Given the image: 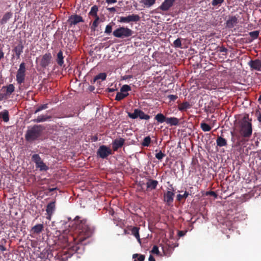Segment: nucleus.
<instances>
[{"instance_id": "1", "label": "nucleus", "mask_w": 261, "mask_h": 261, "mask_svg": "<svg viewBox=\"0 0 261 261\" xmlns=\"http://www.w3.org/2000/svg\"><path fill=\"white\" fill-rule=\"evenodd\" d=\"M74 236L73 237L74 245L71 246L68 251L69 257L77 252L80 244H85L84 242L93 235L95 228L90 224L87 220L76 216L73 222Z\"/></svg>"}, {"instance_id": "2", "label": "nucleus", "mask_w": 261, "mask_h": 261, "mask_svg": "<svg viewBox=\"0 0 261 261\" xmlns=\"http://www.w3.org/2000/svg\"><path fill=\"white\" fill-rule=\"evenodd\" d=\"M251 119L249 120L248 116H245L239 122V133L243 138H246V141L251 137L252 134Z\"/></svg>"}, {"instance_id": "3", "label": "nucleus", "mask_w": 261, "mask_h": 261, "mask_svg": "<svg viewBox=\"0 0 261 261\" xmlns=\"http://www.w3.org/2000/svg\"><path fill=\"white\" fill-rule=\"evenodd\" d=\"M44 128L41 125H34L27 130L25 134V140L29 142L37 140L41 136Z\"/></svg>"}, {"instance_id": "4", "label": "nucleus", "mask_w": 261, "mask_h": 261, "mask_svg": "<svg viewBox=\"0 0 261 261\" xmlns=\"http://www.w3.org/2000/svg\"><path fill=\"white\" fill-rule=\"evenodd\" d=\"M133 33L131 29L127 27H120L113 31V35L116 38L123 39L131 37Z\"/></svg>"}, {"instance_id": "5", "label": "nucleus", "mask_w": 261, "mask_h": 261, "mask_svg": "<svg viewBox=\"0 0 261 261\" xmlns=\"http://www.w3.org/2000/svg\"><path fill=\"white\" fill-rule=\"evenodd\" d=\"M128 116L132 119H137L139 118L140 119L148 120L150 119V116L146 114L143 111L139 109H135L134 113H127Z\"/></svg>"}, {"instance_id": "6", "label": "nucleus", "mask_w": 261, "mask_h": 261, "mask_svg": "<svg viewBox=\"0 0 261 261\" xmlns=\"http://www.w3.org/2000/svg\"><path fill=\"white\" fill-rule=\"evenodd\" d=\"M25 64L22 62L20 65L16 74V81L19 85L23 83L25 80Z\"/></svg>"}, {"instance_id": "7", "label": "nucleus", "mask_w": 261, "mask_h": 261, "mask_svg": "<svg viewBox=\"0 0 261 261\" xmlns=\"http://www.w3.org/2000/svg\"><path fill=\"white\" fill-rule=\"evenodd\" d=\"M32 160L36 164V167L39 168L40 171H46L48 167L43 163L38 154H34L32 155Z\"/></svg>"}, {"instance_id": "8", "label": "nucleus", "mask_w": 261, "mask_h": 261, "mask_svg": "<svg viewBox=\"0 0 261 261\" xmlns=\"http://www.w3.org/2000/svg\"><path fill=\"white\" fill-rule=\"evenodd\" d=\"M51 59L52 56L50 53L45 54L40 58V66L43 68H46L50 64Z\"/></svg>"}, {"instance_id": "9", "label": "nucleus", "mask_w": 261, "mask_h": 261, "mask_svg": "<svg viewBox=\"0 0 261 261\" xmlns=\"http://www.w3.org/2000/svg\"><path fill=\"white\" fill-rule=\"evenodd\" d=\"M97 154L100 158L105 159L112 154V150L109 147L101 145L97 150Z\"/></svg>"}, {"instance_id": "10", "label": "nucleus", "mask_w": 261, "mask_h": 261, "mask_svg": "<svg viewBox=\"0 0 261 261\" xmlns=\"http://www.w3.org/2000/svg\"><path fill=\"white\" fill-rule=\"evenodd\" d=\"M140 19V16L137 14L129 15L127 17H120L119 22L121 23H129L130 22H137Z\"/></svg>"}, {"instance_id": "11", "label": "nucleus", "mask_w": 261, "mask_h": 261, "mask_svg": "<svg viewBox=\"0 0 261 261\" xmlns=\"http://www.w3.org/2000/svg\"><path fill=\"white\" fill-rule=\"evenodd\" d=\"M84 21L83 17L77 14L71 15L67 20V22L70 27L75 25L79 22H83Z\"/></svg>"}, {"instance_id": "12", "label": "nucleus", "mask_w": 261, "mask_h": 261, "mask_svg": "<svg viewBox=\"0 0 261 261\" xmlns=\"http://www.w3.org/2000/svg\"><path fill=\"white\" fill-rule=\"evenodd\" d=\"M56 202L55 201H51L48 203L46 208V212L47 215V218L49 220L50 219L52 215L56 209Z\"/></svg>"}, {"instance_id": "13", "label": "nucleus", "mask_w": 261, "mask_h": 261, "mask_svg": "<svg viewBox=\"0 0 261 261\" xmlns=\"http://www.w3.org/2000/svg\"><path fill=\"white\" fill-rule=\"evenodd\" d=\"M248 65L253 70L261 71V60L255 59L250 60L248 62Z\"/></svg>"}, {"instance_id": "14", "label": "nucleus", "mask_w": 261, "mask_h": 261, "mask_svg": "<svg viewBox=\"0 0 261 261\" xmlns=\"http://www.w3.org/2000/svg\"><path fill=\"white\" fill-rule=\"evenodd\" d=\"M125 139L122 138L115 139L112 142V148L114 151H117L122 147L125 143Z\"/></svg>"}, {"instance_id": "15", "label": "nucleus", "mask_w": 261, "mask_h": 261, "mask_svg": "<svg viewBox=\"0 0 261 261\" xmlns=\"http://www.w3.org/2000/svg\"><path fill=\"white\" fill-rule=\"evenodd\" d=\"M175 1L165 0L159 8L164 11H168L173 5Z\"/></svg>"}, {"instance_id": "16", "label": "nucleus", "mask_w": 261, "mask_h": 261, "mask_svg": "<svg viewBox=\"0 0 261 261\" xmlns=\"http://www.w3.org/2000/svg\"><path fill=\"white\" fill-rule=\"evenodd\" d=\"M231 135L232 136L231 139L232 142H234V137H236L237 139V142H236L237 146H240L241 144V143L243 142H245L246 141L245 139H246V138H242L240 134L238 135L236 134L234 132H231Z\"/></svg>"}, {"instance_id": "17", "label": "nucleus", "mask_w": 261, "mask_h": 261, "mask_svg": "<svg viewBox=\"0 0 261 261\" xmlns=\"http://www.w3.org/2000/svg\"><path fill=\"white\" fill-rule=\"evenodd\" d=\"M158 185V181L156 180L148 179L146 182L147 190L151 191L156 188Z\"/></svg>"}, {"instance_id": "18", "label": "nucleus", "mask_w": 261, "mask_h": 261, "mask_svg": "<svg viewBox=\"0 0 261 261\" xmlns=\"http://www.w3.org/2000/svg\"><path fill=\"white\" fill-rule=\"evenodd\" d=\"M174 193L170 191H168L164 195V201L168 204H170L173 201Z\"/></svg>"}, {"instance_id": "19", "label": "nucleus", "mask_w": 261, "mask_h": 261, "mask_svg": "<svg viewBox=\"0 0 261 261\" xmlns=\"http://www.w3.org/2000/svg\"><path fill=\"white\" fill-rule=\"evenodd\" d=\"M238 23V18L235 16H232L229 17L226 21V26L228 28L231 29Z\"/></svg>"}, {"instance_id": "20", "label": "nucleus", "mask_w": 261, "mask_h": 261, "mask_svg": "<svg viewBox=\"0 0 261 261\" xmlns=\"http://www.w3.org/2000/svg\"><path fill=\"white\" fill-rule=\"evenodd\" d=\"M51 118V116H48L47 114L41 115L38 116L37 117V118L33 119V121L34 122H37V123L42 122H44V121L49 120Z\"/></svg>"}, {"instance_id": "21", "label": "nucleus", "mask_w": 261, "mask_h": 261, "mask_svg": "<svg viewBox=\"0 0 261 261\" xmlns=\"http://www.w3.org/2000/svg\"><path fill=\"white\" fill-rule=\"evenodd\" d=\"M2 89H6V93L5 95H10L15 90L14 86L10 84L7 86H4L3 87Z\"/></svg>"}, {"instance_id": "22", "label": "nucleus", "mask_w": 261, "mask_h": 261, "mask_svg": "<svg viewBox=\"0 0 261 261\" xmlns=\"http://www.w3.org/2000/svg\"><path fill=\"white\" fill-rule=\"evenodd\" d=\"M179 120L176 117H167L166 123L170 126H177L179 124Z\"/></svg>"}, {"instance_id": "23", "label": "nucleus", "mask_w": 261, "mask_h": 261, "mask_svg": "<svg viewBox=\"0 0 261 261\" xmlns=\"http://www.w3.org/2000/svg\"><path fill=\"white\" fill-rule=\"evenodd\" d=\"M64 58L63 51L60 50L57 55L56 62L58 65L60 66H62L64 64Z\"/></svg>"}, {"instance_id": "24", "label": "nucleus", "mask_w": 261, "mask_h": 261, "mask_svg": "<svg viewBox=\"0 0 261 261\" xmlns=\"http://www.w3.org/2000/svg\"><path fill=\"white\" fill-rule=\"evenodd\" d=\"M139 229L140 228L138 227H133L129 229L132 234L137 239L139 243H141V240L139 235Z\"/></svg>"}, {"instance_id": "25", "label": "nucleus", "mask_w": 261, "mask_h": 261, "mask_svg": "<svg viewBox=\"0 0 261 261\" xmlns=\"http://www.w3.org/2000/svg\"><path fill=\"white\" fill-rule=\"evenodd\" d=\"M43 229V225L42 224H39L33 226L31 230V232L35 234H39Z\"/></svg>"}, {"instance_id": "26", "label": "nucleus", "mask_w": 261, "mask_h": 261, "mask_svg": "<svg viewBox=\"0 0 261 261\" xmlns=\"http://www.w3.org/2000/svg\"><path fill=\"white\" fill-rule=\"evenodd\" d=\"M216 143L217 146L220 147L226 146L227 145V140L225 138L219 136H218L217 138Z\"/></svg>"}, {"instance_id": "27", "label": "nucleus", "mask_w": 261, "mask_h": 261, "mask_svg": "<svg viewBox=\"0 0 261 261\" xmlns=\"http://www.w3.org/2000/svg\"><path fill=\"white\" fill-rule=\"evenodd\" d=\"M191 105L188 101L183 102L178 105V109L180 111H186L187 110L191 108Z\"/></svg>"}, {"instance_id": "28", "label": "nucleus", "mask_w": 261, "mask_h": 261, "mask_svg": "<svg viewBox=\"0 0 261 261\" xmlns=\"http://www.w3.org/2000/svg\"><path fill=\"white\" fill-rule=\"evenodd\" d=\"M107 76V74L105 72L100 73L98 74H97V75H96L94 77L93 80L92 81H91V82L92 84H94L96 81H97L98 80H101V81H104L106 79Z\"/></svg>"}, {"instance_id": "29", "label": "nucleus", "mask_w": 261, "mask_h": 261, "mask_svg": "<svg viewBox=\"0 0 261 261\" xmlns=\"http://www.w3.org/2000/svg\"><path fill=\"white\" fill-rule=\"evenodd\" d=\"M154 119L156 120L158 123H162L166 122L167 117L162 113H159L155 116Z\"/></svg>"}, {"instance_id": "30", "label": "nucleus", "mask_w": 261, "mask_h": 261, "mask_svg": "<svg viewBox=\"0 0 261 261\" xmlns=\"http://www.w3.org/2000/svg\"><path fill=\"white\" fill-rule=\"evenodd\" d=\"M0 118H2L4 122H8L9 120V115L8 111L5 110L0 113Z\"/></svg>"}, {"instance_id": "31", "label": "nucleus", "mask_w": 261, "mask_h": 261, "mask_svg": "<svg viewBox=\"0 0 261 261\" xmlns=\"http://www.w3.org/2000/svg\"><path fill=\"white\" fill-rule=\"evenodd\" d=\"M98 10V8L97 6L94 5V6H92V8H91L90 11L89 13V15L94 17H99L97 15Z\"/></svg>"}, {"instance_id": "32", "label": "nucleus", "mask_w": 261, "mask_h": 261, "mask_svg": "<svg viewBox=\"0 0 261 261\" xmlns=\"http://www.w3.org/2000/svg\"><path fill=\"white\" fill-rule=\"evenodd\" d=\"M140 3L143 4L145 7L149 8L155 3V0H141Z\"/></svg>"}, {"instance_id": "33", "label": "nucleus", "mask_w": 261, "mask_h": 261, "mask_svg": "<svg viewBox=\"0 0 261 261\" xmlns=\"http://www.w3.org/2000/svg\"><path fill=\"white\" fill-rule=\"evenodd\" d=\"M145 255L140 254H134L133 255V258L134 259V261H144L145 259Z\"/></svg>"}, {"instance_id": "34", "label": "nucleus", "mask_w": 261, "mask_h": 261, "mask_svg": "<svg viewBox=\"0 0 261 261\" xmlns=\"http://www.w3.org/2000/svg\"><path fill=\"white\" fill-rule=\"evenodd\" d=\"M12 16V14L11 13H10V12H7L3 16V17L2 19V20H1V23L2 24L6 23L8 21V20L10 18H11Z\"/></svg>"}, {"instance_id": "35", "label": "nucleus", "mask_w": 261, "mask_h": 261, "mask_svg": "<svg viewBox=\"0 0 261 261\" xmlns=\"http://www.w3.org/2000/svg\"><path fill=\"white\" fill-rule=\"evenodd\" d=\"M23 47L22 42L20 41L19 43L14 47L13 51L15 53H22Z\"/></svg>"}, {"instance_id": "36", "label": "nucleus", "mask_w": 261, "mask_h": 261, "mask_svg": "<svg viewBox=\"0 0 261 261\" xmlns=\"http://www.w3.org/2000/svg\"><path fill=\"white\" fill-rule=\"evenodd\" d=\"M200 127L203 132L210 131L212 128L208 124L204 122H201L200 123Z\"/></svg>"}, {"instance_id": "37", "label": "nucleus", "mask_w": 261, "mask_h": 261, "mask_svg": "<svg viewBox=\"0 0 261 261\" xmlns=\"http://www.w3.org/2000/svg\"><path fill=\"white\" fill-rule=\"evenodd\" d=\"M151 142V139L149 136L146 137L144 138L141 145L143 146L148 147L149 146Z\"/></svg>"}, {"instance_id": "38", "label": "nucleus", "mask_w": 261, "mask_h": 261, "mask_svg": "<svg viewBox=\"0 0 261 261\" xmlns=\"http://www.w3.org/2000/svg\"><path fill=\"white\" fill-rule=\"evenodd\" d=\"M99 21V17H95V20L93 21L92 23V25L91 27V29L92 31H95L96 30V28L98 25Z\"/></svg>"}, {"instance_id": "39", "label": "nucleus", "mask_w": 261, "mask_h": 261, "mask_svg": "<svg viewBox=\"0 0 261 261\" xmlns=\"http://www.w3.org/2000/svg\"><path fill=\"white\" fill-rule=\"evenodd\" d=\"M48 108V103H45L43 105H41L39 106L35 110L34 113L36 114L37 113Z\"/></svg>"}, {"instance_id": "40", "label": "nucleus", "mask_w": 261, "mask_h": 261, "mask_svg": "<svg viewBox=\"0 0 261 261\" xmlns=\"http://www.w3.org/2000/svg\"><path fill=\"white\" fill-rule=\"evenodd\" d=\"M259 31H255L250 32L249 33V36L253 39H257L259 36Z\"/></svg>"}, {"instance_id": "41", "label": "nucleus", "mask_w": 261, "mask_h": 261, "mask_svg": "<svg viewBox=\"0 0 261 261\" xmlns=\"http://www.w3.org/2000/svg\"><path fill=\"white\" fill-rule=\"evenodd\" d=\"M126 97V95L123 94V93L121 92L120 91V92H118L117 93L116 97H115V100H117V101H120V100L124 99Z\"/></svg>"}, {"instance_id": "42", "label": "nucleus", "mask_w": 261, "mask_h": 261, "mask_svg": "<svg viewBox=\"0 0 261 261\" xmlns=\"http://www.w3.org/2000/svg\"><path fill=\"white\" fill-rule=\"evenodd\" d=\"M189 195V193L187 191H185L183 195L178 194L177 195V200L181 201L182 199H186Z\"/></svg>"}, {"instance_id": "43", "label": "nucleus", "mask_w": 261, "mask_h": 261, "mask_svg": "<svg viewBox=\"0 0 261 261\" xmlns=\"http://www.w3.org/2000/svg\"><path fill=\"white\" fill-rule=\"evenodd\" d=\"M113 22L108 24L105 29V33L107 34H110L112 32V24Z\"/></svg>"}, {"instance_id": "44", "label": "nucleus", "mask_w": 261, "mask_h": 261, "mask_svg": "<svg viewBox=\"0 0 261 261\" xmlns=\"http://www.w3.org/2000/svg\"><path fill=\"white\" fill-rule=\"evenodd\" d=\"M131 90L130 87L128 85H124L120 89V91L121 92H127Z\"/></svg>"}, {"instance_id": "45", "label": "nucleus", "mask_w": 261, "mask_h": 261, "mask_svg": "<svg viewBox=\"0 0 261 261\" xmlns=\"http://www.w3.org/2000/svg\"><path fill=\"white\" fill-rule=\"evenodd\" d=\"M224 0H213L212 2V5L213 6H220L223 2Z\"/></svg>"}, {"instance_id": "46", "label": "nucleus", "mask_w": 261, "mask_h": 261, "mask_svg": "<svg viewBox=\"0 0 261 261\" xmlns=\"http://www.w3.org/2000/svg\"><path fill=\"white\" fill-rule=\"evenodd\" d=\"M173 44L175 47L181 48V39L178 38L173 42Z\"/></svg>"}, {"instance_id": "47", "label": "nucleus", "mask_w": 261, "mask_h": 261, "mask_svg": "<svg viewBox=\"0 0 261 261\" xmlns=\"http://www.w3.org/2000/svg\"><path fill=\"white\" fill-rule=\"evenodd\" d=\"M155 158L159 160H161L163 158L166 156V154L163 153L162 151L155 154Z\"/></svg>"}, {"instance_id": "48", "label": "nucleus", "mask_w": 261, "mask_h": 261, "mask_svg": "<svg viewBox=\"0 0 261 261\" xmlns=\"http://www.w3.org/2000/svg\"><path fill=\"white\" fill-rule=\"evenodd\" d=\"M151 253H153V254H155L156 255H159V253H160V252H159V248H158V247L156 245H154L151 251Z\"/></svg>"}, {"instance_id": "49", "label": "nucleus", "mask_w": 261, "mask_h": 261, "mask_svg": "<svg viewBox=\"0 0 261 261\" xmlns=\"http://www.w3.org/2000/svg\"><path fill=\"white\" fill-rule=\"evenodd\" d=\"M206 195H210L211 196H214L215 197H217V194L214 191H212L206 192Z\"/></svg>"}, {"instance_id": "50", "label": "nucleus", "mask_w": 261, "mask_h": 261, "mask_svg": "<svg viewBox=\"0 0 261 261\" xmlns=\"http://www.w3.org/2000/svg\"><path fill=\"white\" fill-rule=\"evenodd\" d=\"M168 98L170 101H174L177 98V96L176 95H169L168 96Z\"/></svg>"}, {"instance_id": "51", "label": "nucleus", "mask_w": 261, "mask_h": 261, "mask_svg": "<svg viewBox=\"0 0 261 261\" xmlns=\"http://www.w3.org/2000/svg\"><path fill=\"white\" fill-rule=\"evenodd\" d=\"M255 115L257 117V120L261 122V113L259 111H257L255 113Z\"/></svg>"}, {"instance_id": "52", "label": "nucleus", "mask_w": 261, "mask_h": 261, "mask_svg": "<svg viewBox=\"0 0 261 261\" xmlns=\"http://www.w3.org/2000/svg\"><path fill=\"white\" fill-rule=\"evenodd\" d=\"M219 50L221 53H224L225 55H226V54L227 53V52L228 51L227 49L224 46L221 47L220 48Z\"/></svg>"}, {"instance_id": "53", "label": "nucleus", "mask_w": 261, "mask_h": 261, "mask_svg": "<svg viewBox=\"0 0 261 261\" xmlns=\"http://www.w3.org/2000/svg\"><path fill=\"white\" fill-rule=\"evenodd\" d=\"M186 232L187 231H179L178 232V235L179 237H183L186 234Z\"/></svg>"}, {"instance_id": "54", "label": "nucleus", "mask_w": 261, "mask_h": 261, "mask_svg": "<svg viewBox=\"0 0 261 261\" xmlns=\"http://www.w3.org/2000/svg\"><path fill=\"white\" fill-rule=\"evenodd\" d=\"M116 90H117V89H115V88H108L107 89V91L108 92H109V93H113V92H114V91H115Z\"/></svg>"}, {"instance_id": "55", "label": "nucleus", "mask_w": 261, "mask_h": 261, "mask_svg": "<svg viewBox=\"0 0 261 261\" xmlns=\"http://www.w3.org/2000/svg\"><path fill=\"white\" fill-rule=\"evenodd\" d=\"M117 2V0H106V3L108 4H114Z\"/></svg>"}, {"instance_id": "56", "label": "nucleus", "mask_w": 261, "mask_h": 261, "mask_svg": "<svg viewBox=\"0 0 261 261\" xmlns=\"http://www.w3.org/2000/svg\"><path fill=\"white\" fill-rule=\"evenodd\" d=\"M108 10L110 12H115L116 11V9L115 7L108 8Z\"/></svg>"}, {"instance_id": "57", "label": "nucleus", "mask_w": 261, "mask_h": 261, "mask_svg": "<svg viewBox=\"0 0 261 261\" xmlns=\"http://www.w3.org/2000/svg\"><path fill=\"white\" fill-rule=\"evenodd\" d=\"M6 250V248L2 245H0V251H4Z\"/></svg>"}, {"instance_id": "58", "label": "nucleus", "mask_w": 261, "mask_h": 261, "mask_svg": "<svg viewBox=\"0 0 261 261\" xmlns=\"http://www.w3.org/2000/svg\"><path fill=\"white\" fill-rule=\"evenodd\" d=\"M4 57V53L2 49H0V60Z\"/></svg>"}, {"instance_id": "59", "label": "nucleus", "mask_w": 261, "mask_h": 261, "mask_svg": "<svg viewBox=\"0 0 261 261\" xmlns=\"http://www.w3.org/2000/svg\"><path fill=\"white\" fill-rule=\"evenodd\" d=\"M148 260L149 261H155V258L152 255H150Z\"/></svg>"}, {"instance_id": "60", "label": "nucleus", "mask_w": 261, "mask_h": 261, "mask_svg": "<svg viewBox=\"0 0 261 261\" xmlns=\"http://www.w3.org/2000/svg\"><path fill=\"white\" fill-rule=\"evenodd\" d=\"M95 89V87L94 86H90L89 87V90L90 91H93V90H94Z\"/></svg>"}, {"instance_id": "61", "label": "nucleus", "mask_w": 261, "mask_h": 261, "mask_svg": "<svg viewBox=\"0 0 261 261\" xmlns=\"http://www.w3.org/2000/svg\"><path fill=\"white\" fill-rule=\"evenodd\" d=\"M21 53H15L16 55V56H17L18 59H19L20 58V56Z\"/></svg>"}, {"instance_id": "62", "label": "nucleus", "mask_w": 261, "mask_h": 261, "mask_svg": "<svg viewBox=\"0 0 261 261\" xmlns=\"http://www.w3.org/2000/svg\"><path fill=\"white\" fill-rule=\"evenodd\" d=\"M4 98V95L0 94V100H2Z\"/></svg>"}, {"instance_id": "63", "label": "nucleus", "mask_w": 261, "mask_h": 261, "mask_svg": "<svg viewBox=\"0 0 261 261\" xmlns=\"http://www.w3.org/2000/svg\"><path fill=\"white\" fill-rule=\"evenodd\" d=\"M258 101L259 102V103L261 104V95L259 96L258 99Z\"/></svg>"}, {"instance_id": "64", "label": "nucleus", "mask_w": 261, "mask_h": 261, "mask_svg": "<svg viewBox=\"0 0 261 261\" xmlns=\"http://www.w3.org/2000/svg\"><path fill=\"white\" fill-rule=\"evenodd\" d=\"M123 94L126 95V97L128 95V93L127 92H124L123 93Z\"/></svg>"}]
</instances>
